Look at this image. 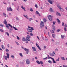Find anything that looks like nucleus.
<instances>
[{
    "label": "nucleus",
    "instance_id": "7",
    "mask_svg": "<svg viewBox=\"0 0 67 67\" xmlns=\"http://www.w3.org/2000/svg\"><path fill=\"white\" fill-rule=\"evenodd\" d=\"M32 49L34 52H36V48L34 47H32Z\"/></svg>",
    "mask_w": 67,
    "mask_h": 67
},
{
    "label": "nucleus",
    "instance_id": "15",
    "mask_svg": "<svg viewBox=\"0 0 67 67\" xmlns=\"http://www.w3.org/2000/svg\"><path fill=\"white\" fill-rule=\"evenodd\" d=\"M52 62L53 64L56 63V61H55V59H54L53 58V59H52Z\"/></svg>",
    "mask_w": 67,
    "mask_h": 67
},
{
    "label": "nucleus",
    "instance_id": "6",
    "mask_svg": "<svg viewBox=\"0 0 67 67\" xmlns=\"http://www.w3.org/2000/svg\"><path fill=\"white\" fill-rule=\"evenodd\" d=\"M7 10L8 11H12V9L10 7L9 8H7Z\"/></svg>",
    "mask_w": 67,
    "mask_h": 67
},
{
    "label": "nucleus",
    "instance_id": "51",
    "mask_svg": "<svg viewBox=\"0 0 67 67\" xmlns=\"http://www.w3.org/2000/svg\"><path fill=\"white\" fill-rule=\"evenodd\" d=\"M48 58V57H47L45 58H43V59H44V60H46V59H47Z\"/></svg>",
    "mask_w": 67,
    "mask_h": 67
},
{
    "label": "nucleus",
    "instance_id": "8",
    "mask_svg": "<svg viewBox=\"0 0 67 67\" xmlns=\"http://www.w3.org/2000/svg\"><path fill=\"white\" fill-rule=\"evenodd\" d=\"M36 46L37 47V48L39 49L40 50H41V48H40V47L38 45V44L37 43H36Z\"/></svg>",
    "mask_w": 67,
    "mask_h": 67
},
{
    "label": "nucleus",
    "instance_id": "38",
    "mask_svg": "<svg viewBox=\"0 0 67 67\" xmlns=\"http://www.w3.org/2000/svg\"><path fill=\"white\" fill-rule=\"evenodd\" d=\"M13 28L14 29V30H18V29H17L16 27H14V26H13Z\"/></svg>",
    "mask_w": 67,
    "mask_h": 67
},
{
    "label": "nucleus",
    "instance_id": "9",
    "mask_svg": "<svg viewBox=\"0 0 67 67\" xmlns=\"http://www.w3.org/2000/svg\"><path fill=\"white\" fill-rule=\"evenodd\" d=\"M56 20L57 21V23H58V24H60L61 22L60 21V20H59V19H58L57 18Z\"/></svg>",
    "mask_w": 67,
    "mask_h": 67
},
{
    "label": "nucleus",
    "instance_id": "28",
    "mask_svg": "<svg viewBox=\"0 0 67 67\" xmlns=\"http://www.w3.org/2000/svg\"><path fill=\"white\" fill-rule=\"evenodd\" d=\"M3 15L4 16H5V17H7V14H6L5 13H3Z\"/></svg>",
    "mask_w": 67,
    "mask_h": 67
},
{
    "label": "nucleus",
    "instance_id": "21",
    "mask_svg": "<svg viewBox=\"0 0 67 67\" xmlns=\"http://www.w3.org/2000/svg\"><path fill=\"white\" fill-rule=\"evenodd\" d=\"M52 36L53 38H55V37L56 36V35H55V34H52Z\"/></svg>",
    "mask_w": 67,
    "mask_h": 67
},
{
    "label": "nucleus",
    "instance_id": "41",
    "mask_svg": "<svg viewBox=\"0 0 67 67\" xmlns=\"http://www.w3.org/2000/svg\"><path fill=\"white\" fill-rule=\"evenodd\" d=\"M5 51H6L7 52H9V50L7 48H6L5 49Z\"/></svg>",
    "mask_w": 67,
    "mask_h": 67
},
{
    "label": "nucleus",
    "instance_id": "63",
    "mask_svg": "<svg viewBox=\"0 0 67 67\" xmlns=\"http://www.w3.org/2000/svg\"><path fill=\"white\" fill-rule=\"evenodd\" d=\"M16 19L17 20H19V18L18 17L16 18Z\"/></svg>",
    "mask_w": 67,
    "mask_h": 67
},
{
    "label": "nucleus",
    "instance_id": "29",
    "mask_svg": "<svg viewBox=\"0 0 67 67\" xmlns=\"http://www.w3.org/2000/svg\"><path fill=\"white\" fill-rule=\"evenodd\" d=\"M60 30H61L60 29H59L58 30H57V32L58 33V32H59V31H60Z\"/></svg>",
    "mask_w": 67,
    "mask_h": 67
},
{
    "label": "nucleus",
    "instance_id": "30",
    "mask_svg": "<svg viewBox=\"0 0 67 67\" xmlns=\"http://www.w3.org/2000/svg\"><path fill=\"white\" fill-rule=\"evenodd\" d=\"M30 21L31 20H33V19L32 18H29L28 19Z\"/></svg>",
    "mask_w": 67,
    "mask_h": 67
},
{
    "label": "nucleus",
    "instance_id": "22",
    "mask_svg": "<svg viewBox=\"0 0 67 67\" xmlns=\"http://www.w3.org/2000/svg\"><path fill=\"white\" fill-rule=\"evenodd\" d=\"M61 38H62V39H64L65 36L64 35H61Z\"/></svg>",
    "mask_w": 67,
    "mask_h": 67
},
{
    "label": "nucleus",
    "instance_id": "3",
    "mask_svg": "<svg viewBox=\"0 0 67 67\" xmlns=\"http://www.w3.org/2000/svg\"><path fill=\"white\" fill-rule=\"evenodd\" d=\"M53 17V16H51V15H49L48 17V19H49L50 21L52 20V18Z\"/></svg>",
    "mask_w": 67,
    "mask_h": 67
},
{
    "label": "nucleus",
    "instance_id": "18",
    "mask_svg": "<svg viewBox=\"0 0 67 67\" xmlns=\"http://www.w3.org/2000/svg\"><path fill=\"white\" fill-rule=\"evenodd\" d=\"M48 2H49L50 4H53V2H52L50 0H48Z\"/></svg>",
    "mask_w": 67,
    "mask_h": 67
},
{
    "label": "nucleus",
    "instance_id": "54",
    "mask_svg": "<svg viewBox=\"0 0 67 67\" xmlns=\"http://www.w3.org/2000/svg\"><path fill=\"white\" fill-rule=\"evenodd\" d=\"M53 25H55V23H56L55 21H53Z\"/></svg>",
    "mask_w": 67,
    "mask_h": 67
},
{
    "label": "nucleus",
    "instance_id": "45",
    "mask_svg": "<svg viewBox=\"0 0 67 67\" xmlns=\"http://www.w3.org/2000/svg\"><path fill=\"white\" fill-rule=\"evenodd\" d=\"M57 7H58L59 8V9H60V8H62V7H60L59 5H57Z\"/></svg>",
    "mask_w": 67,
    "mask_h": 67
},
{
    "label": "nucleus",
    "instance_id": "4",
    "mask_svg": "<svg viewBox=\"0 0 67 67\" xmlns=\"http://www.w3.org/2000/svg\"><path fill=\"white\" fill-rule=\"evenodd\" d=\"M26 63L27 65H29L30 64V61L29 59H27L26 61Z\"/></svg>",
    "mask_w": 67,
    "mask_h": 67
},
{
    "label": "nucleus",
    "instance_id": "2",
    "mask_svg": "<svg viewBox=\"0 0 67 67\" xmlns=\"http://www.w3.org/2000/svg\"><path fill=\"white\" fill-rule=\"evenodd\" d=\"M30 29H31L28 28H27V30L29 32H32V31L34 30V29L32 27H31Z\"/></svg>",
    "mask_w": 67,
    "mask_h": 67
},
{
    "label": "nucleus",
    "instance_id": "61",
    "mask_svg": "<svg viewBox=\"0 0 67 67\" xmlns=\"http://www.w3.org/2000/svg\"><path fill=\"white\" fill-rule=\"evenodd\" d=\"M55 51H58V49H57V48H56L55 49Z\"/></svg>",
    "mask_w": 67,
    "mask_h": 67
},
{
    "label": "nucleus",
    "instance_id": "20",
    "mask_svg": "<svg viewBox=\"0 0 67 67\" xmlns=\"http://www.w3.org/2000/svg\"><path fill=\"white\" fill-rule=\"evenodd\" d=\"M27 38V37H26V40L27 41H30L31 39H30L29 38Z\"/></svg>",
    "mask_w": 67,
    "mask_h": 67
},
{
    "label": "nucleus",
    "instance_id": "58",
    "mask_svg": "<svg viewBox=\"0 0 67 67\" xmlns=\"http://www.w3.org/2000/svg\"><path fill=\"white\" fill-rule=\"evenodd\" d=\"M20 64H21V65L22 64H23V62H20Z\"/></svg>",
    "mask_w": 67,
    "mask_h": 67
},
{
    "label": "nucleus",
    "instance_id": "43",
    "mask_svg": "<svg viewBox=\"0 0 67 67\" xmlns=\"http://www.w3.org/2000/svg\"><path fill=\"white\" fill-rule=\"evenodd\" d=\"M26 37H27V38H30V37H31L30 36H29V35H27V36Z\"/></svg>",
    "mask_w": 67,
    "mask_h": 67
},
{
    "label": "nucleus",
    "instance_id": "60",
    "mask_svg": "<svg viewBox=\"0 0 67 67\" xmlns=\"http://www.w3.org/2000/svg\"><path fill=\"white\" fill-rule=\"evenodd\" d=\"M29 51H27L26 52V53L27 54H29Z\"/></svg>",
    "mask_w": 67,
    "mask_h": 67
},
{
    "label": "nucleus",
    "instance_id": "12",
    "mask_svg": "<svg viewBox=\"0 0 67 67\" xmlns=\"http://www.w3.org/2000/svg\"><path fill=\"white\" fill-rule=\"evenodd\" d=\"M36 14H38V15L39 16H41V15L40 14L38 11H36Z\"/></svg>",
    "mask_w": 67,
    "mask_h": 67
},
{
    "label": "nucleus",
    "instance_id": "27",
    "mask_svg": "<svg viewBox=\"0 0 67 67\" xmlns=\"http://www.w3.org/2000/svg\"><path fill=\"white\" fill-rule=\"evenodd\" d=\"M24 50L25 51H29V49H26V48H25Z\"/></svg>",
    "mask_w": 67,
    "mask_h": 67
},
{
    "label": "nucleus",
    "instance_id": "47",
    "mask_svg": "<svg viewBox=\"0 0 67 67\" xmlns=\"http://www.w3.org/2000/svg\"><path fill=\"white\" fill-rule=\"evenodd\" d=\"M15 43H16V44L17 45H19V43L18 42L16 41H15Z\"/></svg>",
    "mask_w": 67,
    "mask_h": 67
},
{
    "label": "nucleus",
    "instance_id": "59",
    "mask_svg": "<svg viewBox=\"0 0 67 67\" xmlns=\"http://www.w3.org/2000/svg\"><path fill=\"white\" fill-rule=\"evenodd\" d=\"M63 67H67V65H63Z\"/></svg>",
    "mask_w": 67,
    "mask_h": 67
},
{
    "label": "nucleus",
    "instance_id": "35",
    "mask_svg": "<svg viewBox=\"0 0 67 67\" xmlns=\"http://www.w3.org/2000/svg\"><path fill=\"white\" fill-rule=\"evenodd\" d=\"M0 32H4V30H3L1 29H0Z\"/></svg>",
    "mask_w": 67,
    "mask_h": 67
},
{
    "label": "nucleus",
    "instance_id": "46",
    "mask_svg": "<svg viewBox=\"0 0 67 67\" xmlns=\"http://www.w3.org/2000/svg\"><path fill=\"white\" fill-rule=\"evenodd\" d=\"M10 57H12V58H14V55H11V56Z\"/></svg>",
    "mask_w": 67,
    "mask_h": 67
},
{
    "label": "nucleus",
    "instance_id": "19",
    "mask_svg": "<svg viewBox=\"0 0 67 67\" xmlns=\"http://www.w3.org/2000/svg\"><path fill=\"white\" fill-rule=\"evenodd\" d=\"M23 15L24 17H25V18H26L27 19H28V18H29V17L27 16V15Z\"/></svg>",
    "mask_w": 67,
    "mask_h": 67
},
{
    "label": "nucleus",
    "instance_id": "55",
    "mask_svg": "<svg viewBox=\"0 0 67 67\" xmlns=\"http://www.w3.org/2000/svg\"><path fill=\"white\" fill-rule=\"evenodd\" d=\"M50 58H51V59H52L53 58L51 57H49L48 58V59H50Z\"/></svg>",
    "mask_w": 67,
    "mask_h": 67
},
{
    "label": "nucleus",
    "instance_id": "23",
    "mask_svg": "<svg viewBox=\"0 0 67 67\" xmlns=\"http://www.w3.org/2000/svg\"><path fill=\"white\" fill-rule=\"evenodd\" d=\"M19 55L21 57H23V54H22V53H19Z\"/></svg>",
    "mask_w": 67,
    "mask_h": 67
},
{
    "label": "nucleus",
    "instance_id": "50",
    "mask_svg": "<svg viewBox=\"0 0 67 67\" xmlns=\"http://www.w3.org/2000/svg\"><path fill=\"white\" fill-rule=\"evenodd\" d=\"M0 26H1V27H3V26H4V25L1 24L0 25Z\"/></svg>",
    "mask_w": 67,
    "mask_h": 67
},
{
    "label": "nucleus",
    "instance_id": "40",
    "mask_svg": "<svg viewBox=\"0 0 67 67\" xmlns=\"http://www.w3.org/2000/svg\"><path fill=\"white\" fill-rule=\"evenodd\" d=\"M45 38L46 41H47H47L48 40L47 39V37H45Z\"/></svg>",
    "mask_w": 67,
    "mask_h": 67
},
{
    "label": "nucleus",
    "instance_id": "17",
    "mask_svg": "<svg viewBox=\"0 0 67 67\" xmlns=\"http://www.w3.org/2000/svg\"><path fill=\"white\" fill-rule=\"evenodd\" d=\"M21 8L22 9H23L25 11H26V10H25V7H23V5L21 6Z\"/></svg>",
    "mask_w": 67,
    "mask_h": 67
},
{
    "label": "nucleus",
    "instance_id": "39",
    "mask_svg": "<svg viewBox=\"0 0 67 67\" xmlns=\"http://www.w3.org/2000/svg\"><path fill=\"white\" fill-rule=\"evenodd\" d=\"M48 63H49L50 64H52V61L50 60L48 61Z\"/></svg>",
    "mask_w": 67,
    "mask_h": 67
},
{
    "label": "nucleus",
    "instance_id": "26",
    "mask_svg": "<svg viewBox=\"0 0 67 67\" xmlns=\"http://www.w3.org/2000/svg\"><path fill=\"white\" fill-rule=\"evenodd\" d=\"M60 10L61 11H62V12H63V11H64V9H63L62 8V7L60 8Z\"/></svg>",
    "mask_w": 67,
    "mask_h": 67
},
{
    "label": "nucleus",
    "instance_id": "34",
    "mask_svg": "<svg viewBox=\"0 0 67 67\" xmlns=\"http://www.w3.org/2000/svg\"><path fill=\"white\" fill-rule=\"evenodd\" d=\"M60 59V58L59 57H58V59L56 60V61H57V62H59V60Z\"/></svg>",
    "mask_w": 67,
    "mask_h": 67
},
{
    "label": "nucleus",
    "instance_id": "10",
    "mask_svg": "<svg viewBox=\"0 0 67 67\" xmlns=\"http://www.w3.org/2000/svg\"><path fill=\"white\" fill-rule=\"evenodd\" d=\"M49 11L50 12H53V8H50Z\"/></svg>",
    "mask_w": 67,
    "mask_h": 67
},
{
    "label": "nucleus",
    "instance_id": "49",
    "mask_svg": "<svg viewBox=\"0 0 67 67\" xmlns=\"http://www.w3.org/2000/svg\"><path fill=\"white\" fill-rule=\"evenodd\" d=\"M16 38L17 39V40H20V37H19L18 36H16Z\"/></svg>",
    "mask_w": 67,
    "mask_h": 67
},
{
    "label": "nucleus",
    "instance_id": "57",
    "mask_svg": "<svg viewBox=\"0 0 67 67\" xmlns=\"http://www.w3.org/2000/svg\"><path fill=\"white\" fill-rule=\"evenodd\" d=\"M35 7H36V8H37V4H35Z\"/></svg>",
    "mask_w": 67,
    "mask_h": 67
},
{
    "label": "nucleus",
    "instance_id": "32",
    "mask_svg": "<svg viewBox=\"0 0 67 67\" xmlns=\"http://www.w3.org/2000/svg\"><path fill=\"white\" fill-rule=\"evenodd\" d=\"M42 64V65H43V62L42 61H41L40 62V64Z\"/></svg>",
    "mask_w": 67,
    "mask_h": 67
},
{
    "label": "nucleus",
    "instance_id": "62",
    "mask_svg": "<svg viewBox=\"0 0 67 67\" xmlns=\"http://www.w3.org/2000/svg\"><path fill=\"white\" fill-rule=\"evenodd\" d=\"M16 66L17 67H19V64H16Z\"/></svg>",
    "mask_w": 67,
    "mask_h": 67
},
{
    "label": "nucleus",
    "instance_id": "11",
    "mask_svg": "<svg viewBox=\"0 0 67 67\" xmlns=\"http://www.w3.org/2000/svg\"><path fill=\"white\" fill-rule=\"evenodd\" d=\"M56 14L57 16H58L59 15V16H61V15L60 14V13H59L58 12H57Z\"/></svg>",
    "mask_w": 67,
    "mask_h": 67
},
{
    "label": "nucleus",
    "instance_id": "5",
    "mask_svg": "<svg viewBox=\"0 0 67 67\" xmlns=\"http://www.w3.org/2000/svg\"><path fill=\"white\" fill-rule=\"evenodd\" d=\"M49 54L50 55V56H52L54 57L55 56V55H56V54L55 53H49Z\"/></svg>",
    "mask_w": 67,
    "mask_h": 67
},
{
    "label": "nucleus",
    "instance_id": "44",
    "mask_svg": "<svg viewBox=\"0 0 67 67\" xmlns=\"http://www.w3.org/2000/svg\"><path fill=\"white\" fill-rule=\"evenodd\" d=\"M36 62L38 64H40V62H39V61H38V60H37L36 61Z\"/></svg>",
    "mask_w": 67,
    "mask_h": 67
},
{
    "label": "nucleus",
    "instance_id": "31",
    "mask_svg": "<svg viewBox=\"0 0 67 67\" xmlns=\"http://www.w3.org/2000/svg\"><path fill=\"white\" fill-rule=\"evenodd\" d=\"M30 36H34V35L33 34L32 32L30 33Z\"/></svg>",
    "mask_w": 67,
    "mask_h": 67
},
{
    "label": "nucleus",
    "instance_id": "14",
    "mask_svg": "<svg viewBox=\"0 0 67 67\" xmlns=\"http://www.w3.org/2000/svg\"><path fill=\"white\" fill-rule=\"evenodd\" d=\"M22 40L23 41H26V39H25V38L24 37H23L22 38Z\"/></svg>",
    "mask_w": 67,
    "mask_h": 67
},
{
    "label": "nucleus",
    "instance_id": "16",
    "mask_svg": "<svg viewBox=\"0 0 67 67\" xmlns=\"http://www.w3.org/2000/svg\"><path fill=\"white\" fill-rule=\"evenodd\" d=\"M6 54L7 55V58H8V59L9 58V56H10V54H9L8 53H6Z\"/></svg>",
    "mask_w": 67,
    "mask_h": 67
},
{
    "label": "nucleus",
    "instance_id": "13",
    "mask_svg": "<svg viewBox=\"0 0 67 67\" xmlns=\"http://www.w3.org/2000/svg\"><path fill=\"white\" fill-rule=\"evenodd\" d=\"M40 25L41 26H44V23L43 21L41 22Z\"/></svg>",
    "mask_w": 67,
    "mask_h": 67
},
{
    "label": "nucleus",
    "instance_id": "36",
    "mask_svg": "<svg viewBox=\"0 0 67 67\" xmlns=\"http://www.w3.org/2000/svg\"><path fill=\"white\" fill-rule=\"evenodd\" d=\"M43 20L44 22H46V19H43Z\"/></svg>",
    "mask_w": 67,
    "mask_h": 67
},
{
    "label": "nucleus",
    "instance_id": "53",
    "mask_svg": "<svg viewBox=\"0 0 67 67\" xmlns=\"http://www.w3.org/2000/svg\"><path fill=\"white\" fill-rule=\"evenodd\" d=\"M64 30L65 32H66L67 31V30L66 29V27L64 28Z\"/></svg>",
    "mask_w": 67,
    "mask_h": 67
},
{
    "label": "nucleus",
    "instance_id": "37",
    "mask_svg": "<svg viewBox=\"0 0 67 67\" xmlns=\"http://www.w3.org/2000/svg\"><path fill=\"white\" fill-rule=\"evenodd\" d=\"M4 58H5V60H7V57L5 55L4 56Z\"/></svg>",
    "mask_w": 67,
    "mask_h": 67
},
{
    "label": "nucleus",
    "instance_id": "48",
    "mask_svg": "<svg viewBox=\"0 0 67 67\" xmlns=\"http://www.w3.org/2000/svg\"><path fill=\"white\" fill-rule=\"evenodd\" d=\"M7 47L9 48H10V45H9V44H8L7 45Z\"/></svg>",
    "mask_w": 67,
    "mask_h": 67
},
{
    "label": "nucleus",
    "instance_id": "33",
    "mask_svg": "<svg viewBox=\"0 0 67 67\" xmlns=\"http://www.w3.org/2000/svg\"><path fill=\"white\" fill-rule=\"evenodd\" d=\"M17 10H18V11H19V9H20V8H19V6H17Z\"/></svg>",
    "mask_w": 67,
    "mask_h": 67
},
{
    "label": "nucleus",
    "instance_id": "52",
    "mask_svg": "<svg viewBox=\"0 0 67 67\" xmlns=\"http://www.w3.org/2000/svg\"><path fill=\"white\" fill-rule=\"evenodd\" d=\"M62 25L63 26H65V25H64V22H62Z\"/></svg>",
    "mask_w": 67,
    "mask_h": 67
},
{
    "label": "nucleus",
    "instance_id": "1",
    "mask_svg": "<svg viewBox=\"0 0 67 67\" xmlns=\"http://www.w3.org/2000/svg\"><path fill=\"white\" fill-rule=\"evenodd\" d=\"M4 23L6 25V27L8 29H9V27L8 26V25L9 26H10L11 28H13V27L11 25V24H7V20L5 19H4Z\"/></svg>",
    "mask_w": 67,
    "mask_h": 67
},
{
    "label": "nucleus",
    "instance_id": "64",
    "mask_svg": "<svg viewBox=\"0 0 67 67\" xmlns=\"http://www.w3.org/2000/svg\"><path fill=\"white\" fill-rule=\"evenodd\" d=\"M51 33H54V31L53 30L52 31Z\"/></svg>",
    "mask_w": 67,
    "mask_h": 67
},
{
    "label": "nucleus",
    "instance_id": "56",
    "mask_svg": "<svg viewBox=\"0 0 67 67\" xmlns=\"http://www.w3.org/2000/svg\"><path fill=\"white\" fill-rule=\"evenodd\" d=\"M30 11H31V12H32V11H33V9H32V8H31Z\"/></svg>",
    "mask_w": 67,
    "mask_h": 67
},
{
    "label": "nucleus",
    "instance_id": "42",
    "mask_svg": "<svg viewBox=\"0 0 67 67\" xmlns=\"http://www.w3.org/2000/svg\"><path fill=\"white\" fill-rule=\"evenodd\" d=\"M2 48L3 49H4L5 48H4V46H3V45H2Z\"/></svg>",
    "mask_w": 67,
    "mask_h": 67
},
{
    "label": "nucleus",
    "instance_id": "25",
    "mask_svg": "<svg viewBox=\"0 0 67 67\" xmlns=\"http://www.w3.org/2000/svg\"><path fill=\"white\" fill-rule=\"evenodd\" d=\"M61 59L63 60H65V59L63 57H61Z\"/></svg>",
    "mask_w": 67,
    "mask_h": 67
},
{
    "label": "nucleus",
    "instance_id": "24",
    "mask_svg": "<svg viewBox=\"0 0 67 67\" xmlns=\"http://www.w3.org/2000/svg\"><path fill=\"white\" fill-rule=\"evenodd\" d=\"M5 34H6L7 35V36H9V33L7 32H5Z\"/></svg>",
    "mask_w": 67,
    "mask_h": 67
}]
</instances>
